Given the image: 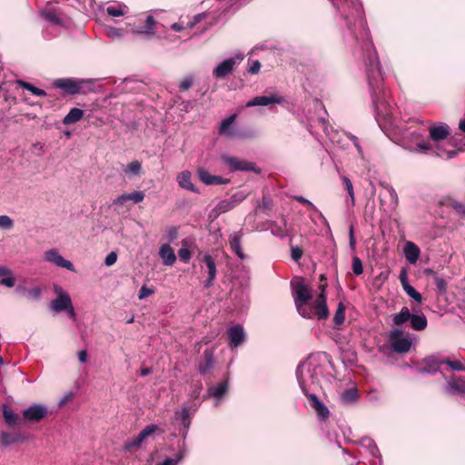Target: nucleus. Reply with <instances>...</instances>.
I'll list each match as a JSON object with an SVG mask.
<instances>
[{
	"label": "nucleus",
	"mask_w": 465,
	"mask_h": 465,
	"mask_svg": "<svg viewBox=\"0 0 465 465\" xmlns=\"http://www.w3.org/2000/svg\"><path fill=\"white\" fill-rule=\"evenodd\" d=\"M261 69V64L259 61L257 60H254V61H252L249 67H248V72L250 74H256L259 73Z\"/></svg>",
	"instance_id": "nucleus-64"
},
{
	"label": "nucleus",
	"mask_w": 465,
	"mask_h": 465,
	"mask_svg": "<svg viewBox=\"0 0 465 465\" xmlns=\"http://www.w3.org/2000/svg\"><path fill=\"white\" fill-rule=\"evenodd\" d=\"M358 398L357 391L353 389L347 390L342 394V399L345 401L352 402Z\"/></svg>",
	"instance_id": "nucleus-53"
},
{
	"label": "nucleus",
	"mask_w": 465,
	"mask_h": 465,
	"mask_svg": "<svg viewBox=\"0 0 465 465\" xmlns=\"http://www.w3.org/2000/svg\"><path fill=\"white\" fill-rule=\"evenodd\" d=\"M187 454V450L185 447V443L180 447L178 452H176L173 457L165 458L161 463L158 465H178L182 460L185 458Z\"/></svg>",
	"instance_id": "nucleus-35"
},
{
	"label": "nucleus",
	"mask_w": 465,
	"mask_h": 465,
	"mask_svg": "<svg viewBox=\"0 0 465 465\" xmlns=\"http://www.w3.org/2000/svg\"><path fill=\"white\" fill-rule=\"evenodd\" d=\"M54 86L71 95L86 94L95 90L94 80L73 77L55 79Z\"/></svg>",
	"instance_id": "nucleus-5"
},
{
	"label": "nucleus",
	"mask_w": 465,
	"mask_h": 465,
	"mask_svg": "<svg viewBox=\"0 0 465 465\" xmlns=\"http://www.w3.org/2000/svg\"><path fill=\"white\" fill-rule=\"evenodd\" d=\"M434 283H435V286H436L437 290L440 292H444L446 291L447 282H446V281L443 278L439 277V276H435Z\"/></svg>",
	"instance_id": "nucleus-56"
},
{
	"label": "nucleus",
	"mask_w": 465,
	"mask_h": 465,
	"mask_svg": "<svg viewBox=\"0 0 465 465\" xmlns=\"http://www.w3.org/2000/svg\"><path fill=\"white\" fill-rule=\"evenodd\" d=\"M142 170V164L135 160L128 163L124 169V173L128 175H138Z\"/></svg>",
	"instance_id": "nucleus-47"
},
{
	"label": "nucleus",
	"mask_w": 465,
	"mask_h": 465,
	"mask_svg": "<svg viewBox=\"0 0 465 465\" xmlns=\"http://www.w3.org/2000/svg\"><path fill=\"white\" fill-rule=\"evenodd\" d=\"M346 137L351 140L353 143V145L355 146V148L357 149L358 151V153L361 157H363V151H362V148L361 146L360 145V143H359V140L358 138L355 136V135H352L351 134H345Z\"/></svg>",
	"instance_id": "nucleus-57"
},
{
	"label": "nucleus",
	"mask_w": 465,
	"mask_h": 465,
	"mask_svg": "<svg viewBox=\"0 0 465 465\" xmlns=\"http://www.w3.org/2000/svg\"><path fill=\"white\" fill-rule=\"evenodd\" d=\"M194 79L193 76L188 75L185 76L179 84V90L181 92H185L189 88H191L193 84Z\"/></svg>",
	"instance_id": "nucleus-51"
},
{
	"label": "nucleus",
	"mask_w": 465,
	"mask_h": 465,
	"mask_svg": "<svg viewBox=\"0 0 465 465\" xmlns=\"http://www.w3.org/2000/svg\"><path fill=\"white\" fill-rule=\"evenodd\" d=\"M0 437L2 445L5 447L21 440L19 433L2 431Z\"/></svg>",
	"instance_id": "nucleus-39"
},
{
	"label": "nucleus",
	"mask_w": 465,
	"mask_h": 465,
	"mask_svg": "<svg viewBox=\"0 0 465 465\" xmlns=\"http://www.w3.org/2000/svg\"><path fill=\"white\" fill-rule=\"evenodd\" d=\"M283 100L284 99L282 96L276 94H272L270 95H259L248 101L246 103V107L269 106L271 104H280L283 102Z\"/></svg>",
	"instance_id": "nucleus-17"
},
{
	"label": "nucleus",
	"mask_w": 465,
	"mask_h": 465,
	"mask_svg": "<svg viewBox=\"0 0 465 465\" xmlns=\"http://www.w3.org/2000/svg\"><path fill=\"white\" fill-rule=\"evenodd\" d=\"M84 111L79 108H72L69 113L64 116L63 123L65 125H71L78 123L84 117Z\"/></svg>",
	"instance_id": "nucleus-37"
},
{
	"label": "nucleus",
	"mask_w": 465,
	"mask_h": 465,
	"mask_svg": "<svg viewBox=\"0 0 465 465\" xmlns=\"http://www.w3.org/2000/svg\"><path fill=\"white\" fill-rule=\"evenodd\" d=\"M44 259L45 262H51L57 267L64 268L70 272H74V264L65 260L58 252L57 249H50L45 252Z\"/></svg>",
	"instance_id": "nucleus-13"
},
{
	"label": "nucleus",
	"mask_w": 465,
	"mask_h": 465,
	"mask_svg": "<svg viewBox=\"0 0 465 465\" xmlns=\"http://www.w3.org/2000/svg\"><path fill=\"white\" fill-rule=\"evenodd\" d=\"M75 394L73 391H67L59 401V407L64 406L67 402L72 401L74 398Z\"/></svg>",
	"instance_id": "nucleus-58"
},
{
	"label": "nucleus",
	"mask_w": 465,
	"mask_h": 465,
	"mask_svg": "<svg viewBox=\"0 0 465 465\" xmlns=\"http://www.w3.org/2000/svg\"><path fill=\"white\" fill-rule=\"evenodd\" d=\"M158 254L165 266L173 265L177 259L174 251L168 243H163L160 246Z\"/></svg>",
	"instance_id": "nucleus-27"
},
{
	"label": "nucleus",
	"mask_w": 465,
	"mask_h": 465,
	"mask_svg": "<svg viewBox=\"0 0 465 465\" xmlns=\"http://www.w3.org/2000/svg\"><path fill=\"white\" fill-rule=\"evenodd\" d=\"M127 7L125 5H109L106 8V13L113 17L123 16L126 14Z\"/></svg>",
	"instance_id": "nucleus-43"
},
{
	"label": "nucleus",
	"mask_w": 465,
	"mask_h": 465,
	"mask_svg": "<svg viewBox=\"0 0 465 465\" xmlns=\"http://www.w3.org/2000/svg\"><path fill=\"white\" fill-rule=\"evenodd\" d=\"M443 365L442 360L440 361L435 356H430L423 360L422 364L420 366V372L422 373H436L437 371H441V366Z\"/></svg>",
	"instance_id": "nucleus-26"
},
{
	"label": "nucleus",
	"mask_w": 465,
	"mask_h": 465,
	"mask_svg": "<svg viewBox=\"0 0 465 465\" xmlns=\"http://www.w3.org/2000/svg\"><path fill=\"white\" fill-rule=\"evenodd\" d=\"M446 384L443 391L450 396H459L465 398V379L457 375L447 376L444 374Z\"/></svg>",
	"instance_id": "nucleus-11"
},
{
	"label": "nucleus",
	"mask_w": 465,
	"mask_h": 465,
	"mask_svg": "<svg viewBox=\"0 0 465 465\" xmlns=\"http://www.w3.org/2000/svg\"><path fill=\"white\" fill-rule=\"evenodd\" d=\"M267 229L274 236L283 238L287 235V222L282 217L279 222H271Z\"/></svg>",
	"instance_id": "nucleus-29"
},
{
	"label": "nucleus",
	"mask_w": 465,
	"mask_h": 465,
	"mask_svg": "<svg viewBox=\"0 0 465 465\" xmlns=\"http://www.w3.org/2000/svg\"><path fill=\"white\" fill-rule=\"evenodd\" d=\"M17 84L21 87H23L24 89L29 91L30 93H32L35 96H39V97H45L47 95L46 92L43 89H40L35 85H33L32 84L30 83H27L25 81H23V80H18L17 81Z\"/></svg>",
	"instance_id": "nucleus-38"
},
{
	"label": "nucleus",
	"mask_w": 465,
	"mask_h": 465,
	"mask_svg": "<svg viewBox=\"0 0 465 465\" xmlns=\"http://www.w3.org/2000/svg\"><path fill=\"white\" fill-rule=\"evenodd\" d=\"M345 320V307L342 303H339L338 308L333 317V322L335 326H340L344 322Z\"/></svg>",
	"instance_id": "nucleus-48"
},
{
	"label": "nucleus",
	"mask_w": 465,
	"mask_h": 465,
	"mask_svg": "<svg viewBox=\"0 0 465 465\" xmlns=\"http://www.w3.org/2000/svg\"><path fill=\"white\" fill-rule=\"evenodd\" d=\"M53 290L55 294V298L50 302V311L54 313L64 312L69 318L74 320L76 318V312L69 293L59 284H54Z\"/></svg>",
	"instance_id": "nucleus-6"
},
{
	"label": "nucleus",
	"mask_w": 465,
	"mask_h": 465,
	"mask_svg": "<svg viewBox=\"0 0 465 465\" xmlns=\"http://www.w3.org/2000/svg\"><path fill=\"white\" fill-rule=\"evenodd\" d=\"M228 391L227 381H222L216 386H212L208 389V396L215 399V406H218L220 400Z\"/></svg>",
	"instance_id": "nucleus-28"
},
{
	"label": "nucleus",
	"mask_w": 465,
	"mask_h": 465,
	"mask_svg": "<svg viewBox=\"0 0 465 465\" xmlns=\"http://www.w3.org/2000/svg\"><path fill=\"white\" fill-rule=\"evenodd\" d=\"M14 227V221L8 215H0V229L10 230Z\"/></svg>",
	"instance_id": "nucleus-52"
},
{
	"label": "nucleus",
	"mask_w": 465,
	"mask_h": 465,
	"mask_svg": "<svg viewBox=\"0 0 465 465\" xmlns=\"http://www.w3.org/2000/svg\"><path fill=\"white\" fill-rule=\"evenodd\" d=\"M364 67L377 121H384V124L400 135L403 146L410 151L420 153L432 151L430 142L424 140L426 127L418 124H411L408 126L401 124L398 109L391 104L389 93L383 87V74L380 60H377V64H367Z\"/></svg>",
	"instance_id": "nucleus-1"
},
{
	"label": "nucleus",
	"mask_w": 465,
	"mask_h": 465,
	"mask_svg": "<svg viewBox=\"0 0 465 465\" xmlns=\"http://www.w3.org/2000/svg\"><path fill=\"white\" fill-rule=\"evenodd\" d=\"M153 293V289L148 288L146 285H143L139 291L138 298L143 300Z\"/></svg>",
	"instance_id": "nucleus-60"
},
{
	"label": "nucleus",
	"mask_w": 465,
	"mask_h": 465,
	"mask_svg": "<svg viewBox=\"0 0 465 465\" xmlns=\"http://www.w3.org/2000/svg\"><path fill=\"white\" fill-rule=\"evenodd\" d=\"M106 35L110 38H121L124 35V32L122 29H119V28L107 27Z\"/></svg>",
	"instance_id": "nucleus-55"
},
{
	"label": "nucleus",
	"mask_w": 465,
	"mask_h": 465,
	"mask_svg": "<svg viewBox=\"0 0 465 465\" xmlns=\"http://www.w3.org/2000/svg\"><path fill=\"white\" fill-rule=\"evenodd\" d=\"M292 296L299 314L307 319H326L329 311L326 304L324 289L312 301V290L302 281L292 282Z\"/></svg>",
	"instance_id": "nucleus-3"
},
{
	"label": "nucleus",
	"mask_w": 465,
	"mask_h": 465,
	"mask_svg": "<svg viewBox=\"0 0 465 465\" xmlns=\"http://www.w3.org/2000/svg\"><path fill=\"white\" fill-rule=\"evenodd\" d=\"M15 291L31 302H39L43 295V289L40 286L25 288L23 285H18Z\"/></svg>",
	"instance_id": "nucleus-23"
},
{
	"label": "nucleus",
	"mask_w": 465,
	"mask_h": 465,
	"mask_svg": "<svg viewBox=\"0 0 465 465\" xmlns=\"http://www.w3.org/2000/svg\"><path fill=\"white\" fill-rule=\"evenodd\" d=\"M388 339L394 352L406 353L410 351L414 337L411 333H404L402 330L394 329L390 331Z\"/></svg>",
	"instance_id": "nucleus-8"
},
{
	"label": "nucleus",
	"mask_w": 465,
	"mask_h": 465,
	"mask_svg": "<svg viewBox=\"0 0 465 465\" xmlns=\"http://www.w3.org/2000/svg\"><path fill=\"white\" fill-rule=\"evenodd\" d=\"M351 269L354 274L361 275L363 272V265L361 259L353 256L351 260Z\"/></svg>",
	"instance_id": "nucleus-50"
},
{
	"label": "nucleus",
	"mask_w": 465,
	"mask_h": 465,
	"mask_svg": "<svg viewBox=\"0 0 465 465\" xmlns=\"http://www.w3.org/2000/svg\"><path fill=\"white\" fill-rule=\"evenodd\" d=\"M236 119V114H232L231 116L223 119L221 122L219 134L221 135H225L228 138L235 137V132L232 129V124Z\"/></svg>",
	"instance_id": "nucleus-30"
},
{
	"label": "nucleus",
	"mask_w": 465,
	"mask_h": 465,
	"mask_svg": "<svg viewBox=\"0 0 465 465\" xmlns=\"http://www.w3.org/2000/svg\"><path fill=\"white\" fill-rule=\"evenodd\" d=\"M176 181L182 189L190 191L192 193L199 194L200 190L192 182V173L190 171H183L176 176Z\"/></svg>",
	"instance_id": "nucleus-22"
},
{
	"label": "nucleus",
	"mask_w": 465,
	"mask_h": 465,
	"mask_svg": "<svg viewBox=\"0 0 465 465\" xmlns=\"http://www.w3.org/2000/svg\"><path fill=\"white\" fill-rule=\"evenodd\" d=\"M223 163L228 167L231 172L236 171H250L253 173H260L259 168L252 162L239 159L231 155H222Z\"/></svg>",
	"instance_id": "nucleus-12"
},
{
	"label": "nucleus",
	"mask_w": 465,
	"mask_h": 465,
	"mask_svg": "<svg viewBox=\"0 0 465 465\" xmlns=\"http://www.w3.org/2000/svg\"><path fill=\"white\" fill-rule=\"evenodd\" d=\"M214 364L213 353L211 351L203 352V360L198 365V371L201 374H206Z\"/></svg>",
	"instance_id": "nucleus-34"
},
{
	"label": "nucleus",
	"mask_w": 465,
	"mask_h": 465,
	"mask_svg": "<svg viewBox=\"0 0 465 465\" xmlns=\"http://www.w3.org/2000/svg\"><path fill=\"white\" fill-rule=\"evenodd\" d=\"M227 334L229 346L232 349L241 346L246 340V332L240 324L231 326L227 331Z\"/></svg>",
	"instance_id": "nucleus-15"
},
{
	"label": "nucleus",
	"mask_w": 465,
	"mask_h": 465,
	"mask_svg": "<svg viewBox=\"0 0 465 465\" xmlns=\"http://www.w3.org/2000/svg\"><path fill=\"white\" fill-rule=\"evenodd\" d=\"M420 249L419 247L412 242H407L404 247V255L406 260L414 264L417 262L420 256Z\"/></svg>",
	"instance_id": "nucleus-32"
},
{
	"label": "nucleus",
	"mask_w": 465,
	"mask_h": 465,
	"mask_svg": "<svg viewBox=\"0 0 465 465\" xmlns=\"http://www.w3.org/2000/svg\"><path fill=\"white\" fill-rule=\"evenodd\" d=\"M362 444L365 448H367L369 450V452L370 454L372 456V457H376V458H379L381 459V455L380 453V450L376 445V443L374 442L373 440L371 439H364L363 441H362Z\"/></svg>",
	"instance_id": "nucleus-44"
},
{
	"label": "nucleus",
	"mask_w": 465,
	"mask_h": 465,
	"mask_svg": "<svg viewBox=\"0 0 465 465\" xmlns=\"http://www.w3.org/2000/svg\"><path fill=\"white\" fill-rule=\"evenodd\" d=\"M197 175L199 180L206 185L227 184L230 182L228 179L223 178L222 176L211 174L203 167L197 169Z\"/></svg>",
	"instance_id": "nucleus-19"
},
{
	"label": "nucleus",
	"mask_w": 465,
	"mask_h": 465,
	"mask_svg": "<svg viewBox=\"0 0 465 465\" xmlns=\"http://www.w3.org/2000/svg\"><path fill=\"white\" fill-rule=\"evenodd\" d=\"M145 194L143 191H134L130 193H123L114 200V205H124L128 201L139 203L143 201Z\"/></svg>",
	"instance_id": "nucleus-24"
},
{
	"label": "nucleus",
	"mask_w": 465,
	"mask_h": 465,
	"mask_svg": "<svg viewBox=\"0 0 465 465\" xmlns=\"http://www.w3.org/2000/svg\"><path fill=\"white\" fill-rule=\"evenodd\" d=\"M399 280L401 282V284L402 286V288L406 287L407 285H409V280H408V272L405 268H402L401 270V272H400V275H399Z\"/></svg>",
	"instance_id": "nucleus-62"
},
{
	"label": "nucleus",
	"mask_w": 465,
	"mask_h": 465,
	"mask_svg": "<svg viewBox=\"0 0 465 465\" xmlns=\"http://www.w3.org/2000/svg\"><path fill=\"white\" fill-rule=\"evenodd\" d=\"M155 20L153 15H147L145 25L142 27H134L132 33L135 35H149L154 34Z\"/></svg>",
	"instance_id": "nucleus-33"
},
{
	"label": "nucleus",
	"mask_w": 465,
	"mask_h": 465,
	"mask_svg": "<svg viewBox=\"0 0 465 465\" xmlns=\"http://www.w3.org/2000/svg\"><path fill=\"white\" fill-rule=\"evenodd\" d=\"M407 322H410L411 328L417 331H424L428 325L427 318L423 312L411 313L408 307L403 306L400 312L393 315L392 322L396 326H401Z\"/></svg>",
	"instance_id": "nucleus-7"
},
{
	"label": "nucleus",
	"mask_w": 465,
	"mask_h": 465,
	"mask_svg": "<svg viewBox=\"0 0 465 465\" xmlns=\"http://www.w3.org/2000/svg\"><path fill=\"white\" fill-rule=\"evenodd\" d=\"M156 425L146 426L135 438L129 439L124 444V449L130 451L133 448L140 446V444L150 435H152L156 430Z\"/></svg>",
	"instance_id": "nucleus-18"
},
{
	"label": "nucleus",
	"mask_w": 465,
	"mask_h": 465,
	"mask_svg": "<svg viewBox=\"0 0 465 465\" xmlns=\"http://www.w3.org/2000/svg\"><path fill=\"white\" fill-rule=\"evenodd\" d=\"M291 256L293 261L298 262L302 256V250L298 246L292 247Z\"/></svg>",
	"instance_id": "nucleus-61"
},
{
	"label": "nucleus",
	"mask_w": 465,
	"mask_h": 465,
	"mask_svg": "<svg viewBox=\"0 0 465 465\" xmlns=\"http://www.w3.org/2000/svg\"><path fill=\"white\" fill-rule=\"evenodd\" d=\"M178 255L181 261L185 263L188 262L192 258V252H190L189 249L184 247L179 249Z\"/></svg>",
	"instance_id": "nucleus-54"
},
{
	"label": "nucleus",
	"mask_w": 465,
	"mask_h": 465,
	"mask_svg": "<svg viewBox=\"0 0 465 465\" xmlns=\"http://www.w3.org/2000/svg\"><path fill=\"white\" fill-rule=\"evenodd\" d=\"M48 414V409L44 404H32L23 411V416L30 421H39Z\"/></svg>",
	"instance_id": "nucleus-16"
},
{
	"label": "nucleus",
	"mask_w": 465,
	"mask_h": 465,
	"mask_svg": "<svg viewBox=\"0 0 465 465\" xmlns=\"http://www.w3.org/2000/svg\"><path fill=\"white\" fill-rule=\"evenodd\" d=\"M341 180H342L343 185L349 194V200H347V203H349V201H350L351 204L354 205L355 198H354V191H353L352 183L347 176H343Z\"/></svg>",
	"instance_id": "nucleus-46"
},
{
	"label": "nucleus",
	"mask_w": 465,
	"mask_h": 465,
	"mask_svg": "<svg viewBox=\"0 0 465 465\" xmlns=\"http://www.w3.org/2000/svg\"><path fill=\"white\" fill-rule=\"evenodd\" d=\"M242 235L240 232H233L230 235L229 244L232 251L241 259L244 260L246 255L244 254L241 246Z\"/></svg>",
	"instance_id": "nucleus-31"
},
{
	"label": "nucleus",
	"mask_w": 465,
	"mask_h": 465,
	"mask_svg": "<svg viewBox=\"0 0 465 465\" xmlns=\"http://www.w3.org/2000/svg\"><path fill=\"white\" fill-rule=\"evenodd\" d=\"M0 284L7 288H12L15 284V279L13 276L12 271L6 266H0Z\"/></svg>",
	"instance_id": "nucleus-36"
},
{
	"label": "nucleus",
	"mask_w": 465,
	"mask_h": 465,
	"mask_svg": "<svg viewBox=\"0 0 465 465\" xmlns=\"http://www.w3.org/2000/svg\"><path fill=\"white\" fill-rule=\"evenodd\" d=\"M117 261V254L114 252H111L108 253L104 259V264L106 266H112L114 265Z\"/></svg>",
	"instance_id": "nucleus-63"
},
{
	"label": "nucleus",
	"mask_w": 465,
	"mask_h": 465,
	"mask_svg": "<svg viewBox=\"0 0 465 465\" xmlns=\"http://www.w3.org/2000/svg\"><path fill=\"white\" fill-rule=\"evenodd\" d=\"M342 21L345 37L354 41L352 54L364 66L367 64H377V51L367 26L363 6L361 0H328Z\"/></svg>",
	"instance_id": "nucleus-2"
},
{
	"label": "nucleus",
	"mask_w": 465,
	"mask_h": 465,
	"mask_svg": "<svg viewBox=\"0 0 465 465\" xmlns=\"http://www.w3.org/2000/svg\"><path fill=\"white\" fill-rule=\"evenodd\" d=\"M320 130L325 134L330 140L334 142V137L331 136L329 131L328 122L322 116L312 120L309 125V131L316 137L320 135Z\"/></svg>",
	"instance_id": "nucleus-21"
},
{
	"label": "nucleus",
	"mask_w": 465,
	"mask_h": 465,
	"mask_svg": "<svg viewBox=\"0 0 465 465\" xmlns=\"http://www.w3.org/2000/svg\"><path fill=\"white\" fill-rule=\"evenodd\" d=\"M245 194L242 193H236L232 194L230 198L220 200L216 203V205L210 211L208 214L209 219L214 221L221 214L225 213L235 208L245 199Z\"/></svg>",
	"instance_id": "nucleus-9"
},
{
	"label": "nucleus",
	"mask_w": 465,
	"mask_h": 465,
	"mask_svg": "<svg viewBox=\"0 0 465 465\" xmlns=\"http://www.w3.org/2000/svg\"><path fill=\"white\" fill-rule=\"evenodd\" d=\"M443 364L448 365L452 371H465V361H461L456 359H444L442 360Z\"/></svg>",
	"instance_id": "nucleus-45"
},
{
	"label": "nucleus",
	"mask_w": 465,
	"mask_h": 465,
	"mask_svg": "<svg viewBox=\"0 0 465 465\" xmlns=\"http://www.w3.org/2000/svg\"><path fill=\"white\" fill-rule=\"evenodd\" d=\"M244 55L242 53L235 54L220 63L213 70V76L216 79H223L232 73L234 68L243 60Z\"/></svg>",
	"instance_id": "nucleus-10"
},
{
	"label": "nucleus",
	"mask_w": 465,
	"mask_h": 465,
	"mask_svg": "<svg viewBox=\"0 0 465 465\" xmlns=\"http://www.w3.org/2000/svg\"><path fill=\"white\" fill-rule=\"evenodd\" d=\"M305 395L308 398L311 407L315 411L318 420L321 421H326L330 416L328 407L316 396L315 393L311 392Z\"/></svg>",
	"instance_id": "nucleus-14"
},
{
	"label": "nucleus",
	"mask_w": 465,
	"mask_h": 465,
	"mask_svg": "<svg viewBox=\"0 0 465 465\" xmlns=\"http://www.w3.org/2000/svg\"><path fill=\"white\" fill-rule=\"evenodd\" d=\"M430 138L438 143L445 140L450 135V127L447 124L430 125L429 128Z\"/></svg>",
	"instance_id": "nucleus-25"
},
{
	"label": "nucleus",
	"mask_w": 465,
	"mask_h": 465,
	"mask_svg": "<svg viewBox=\"0 0 465 465\" xmlns=\"http://www.w3.org/2000/svg\"><path fill=\"white\" fill-rule=\"evenodd\" d=\"M202 263H203L207 269V274H208V277L207 279L204 281V287L206 288H210L213 285V282L216 278V274H217V270H216V264H215V262L213 260V258L206 253L203 256L202 258Z\"/></svg>",
	"instance_id": "nucleus-20"
},
{
	"label": "nucleus",
	"mask_w": 465,
	"mask_h": 465,
	"mask_svg": "<svg viewBox=\"0 0 465 465\" xmlns=\"http://www.w3.org/2000/svg\"><path fill=\"white\" fill-rule=\"evenodd\" d=\"M325 358V355L312 354L298 365L296 377L304 394L311 393L320 385L324 374Z\"/></svg>",
	"instance_id": "nucleus-4"
},
{
	"label": "nucleus",
	"mask_w": 465,
	"mask_h": 465,
	"mask_svg": "<svg viewBox=\"0 0 465 465\" xmlns=\"http://www.w3.org/2000/svg\"><path fill=\"white\" fill-rule=\"evenodd\" d=\"M41 15L45 20L54 25L60 24V18L58 16V14L53 7H45L41 11Z\"/></svg>",
	"instance_id": "nucleus-41"
},
{
	"label": "nucleus",
	"mask_w": 465,
	"mask_h": 465,
	"mask_svg": "<svg viewBox=\"0 0 465 465\" xmlns=\"http://www.w3.org/2000/svg\"><path fill=\"white\" fill-rule=\"evenodd\" d=\"M176 415L179 416V418L182 421V424L183 425V427L185 429V432L183 435V439H185V437L187 435V430L191 424L189 408H187V407L182 408L181 411H176Z\"/></svg>",
	"instance_id": "nucleus-40"
},
{
	"label": "nucleus",
	"mask_w": 465,
	"mask_h": 465,
	"mask_svg": "<svg viewBox=\"0 0 465 465\" xmlns=\"http://www.w3.org/2000/svg\"><path fill=\"white\" fill-rule=\"evenodd\" d=\"M403 290L407 293V295L410 298L413 299L416 302H421L422 296L413 286L409 284L406 287H404Z\"/></svg>",
	"instance_id": "nucleus-49"
},
{
	"label": "nucleus",
	"mask_w": 465,
	"mask_h": 465,
	"mask_svg": "<svg viewBox=\"0 0 465 465\" xmlns=\"http://www.w3.org/2000/svg\"><path fill=\"white\" fill-rule=\"evenodd\" d=\"M3 415L5 422L10 426L16 424L19 420V416L6 406L4 407Z\"/></svg>",
	"instance_id": "nucleus-42"
},
{
	"label": "nucleus",
	"mask_w": 465,
	"mask_h": 465,
	"mask_svg": "<svg viewBox=\"0 0 465 465\" xmlns=\"http://www.w3.org/2000/svg\"><path fill=\"white\" fill-rule=\"evenodd\" d=\"M450 206L460 214L465 216V204L458 202V201H451Z\"/></svg>",
	"instance_id": "nucleus-59"
}]
</instances>
